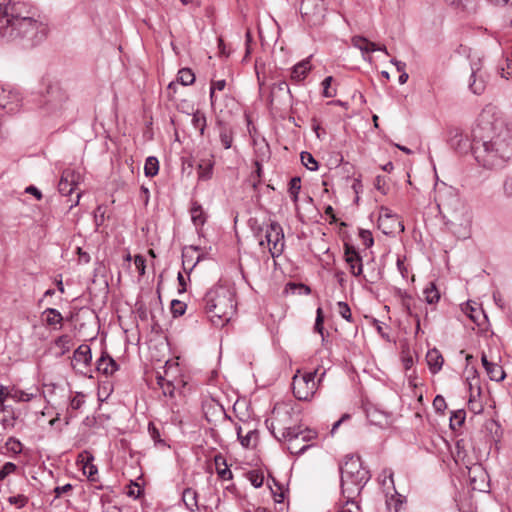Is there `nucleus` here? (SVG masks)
<instances>
[{
    "label": "nucleus",
    "mask_w": 512,
    "mask_h": 512,
    "mask_svg": "<svg viewBox=\"0 0 512 512\" xmlns=\"http://www.w3.org/2000/svg\"><path fill=\"white\" fill-rule=\"evenodd\" d=\"M401 505L402 501L400 499H394L392 497L390 500H387V508L389 512H399Z\"/></svg>",
    "instance_id": "nucleus-61"
},
{
    "label": "nucleus",
    "mask_w": 512,
    "mask_h": 512,
    "mask_svg": "<svg viewBox=\"0 0 512 512\" xmlns=\"http://www.w3.org/2000/svg\"><path fill=\"white\" fill-rule=\"evenodd\" d=\"M426 360L432 374L438 373L444 363L441 353L436 348L427 352Z\"/></svg>",
    "instance_id": "nucleus-21"
},
{
    "label": "nucleus",
    "mask_w": 512,
    "mask_h": 512,
    "mask_svg": "<svg viewBox=\"0 0 512 512\" xmlns=\"http://www.w3.org/2000/svg\"><path fill=\"white\" fill-rule=\"evenodd\" d=\"M423 293L425 295L426 302L429 304L437 303L440 299V293L434 283H429Z\"/></svg>",
    "instance_id": "nucleus-32"
},
{
    "label": "nucleus",
    "mask_w": 512,
    "mask_h": 512,
    "mask_svg": "<svg viewBox=\"0 0 512 512\" xmlns=\"http://www.w3.org/2000/svg\"><path fill=\"white\" fill-rule=\"evenodd\" d=\"M182 501L190 512H195L198 507V494L192 488H185L182 492Z\"/></svg>",
    "instance_id": "nucleus-22"
},
{
    "label": "nucleus",
    "mask_w": 512,
    "mask_h": 512,
    "mask_svg": "<svg viewBox=\"0 0 512 512\" xmlns=\"http://www.w3.org/2000/svg\"><path fill=\"white\" fill-rule=\"evenodd\" d=\"M165 367L164 375H161L160 373H157L156 375L157 384L162 389L164 395L173 396L175 386L173 384V380L170 379V371L173 367L177 370L178 364L173 365L167 361Z\"/></svg>",
    "instance_id": "nucleus-14"
},
{
    "label": "nucleus",
    "mask_w": 512,
    "mask_h": 512,
    "mask_svg": "<svg viewBox=\"0 0 512 512\" xmlns=\"http://www.w3.org/2000/svg\"><path fill=\"white\" fill-rule=\"evenodd\" d=\"M215 160L213 155L200 158L197 164V175L199 181H208L213 176Z\"/></svg>",
    "instance_id": "nucleus-15"
},
{
    "label": "nucleus",
    "mask_w": 512,
    "mask_h": 512,
    "mask_svg": "<svg viewBox=\"0 0 512 512\" xmlns=\"http://www.w3.org/2000/svg\"><path fill=\"white\" fill-rule=\"evenodd\" d=\"M225 86H226L225 80H217V81H213L211 83L210 100H211L212 105H214V103H215V91H222V90H224Z\"/></svg>",
    "instance_id": "nucleus-44"
},
{
    "label": "nucleus",
    "mask_w": 512,
    "mask_h": 512,
    "mask_svg": "<svg viewBox=\"0 0 512 512\" xmlns=\"http://www.w3.org/2000/svg\"><path fill=\"white\" fill-rule=\"evenodd\" d=\"M16 470V464L12 462H6L0 469V481H3L7 476L14 473Z\"/></svg>",
    "instance_id": "nucleus-45"
},
{
    "label": "nucleus",
    "mask_w": 512,
    "mask_h": 512,
    "mask_svg": "<svg viewBox=\"0 0 512 512\" xmlns=\"http://www.w3.org/2000/svg\"><path fill=\"white\" fill-rule=\"evenodd\" d=\"M465 420V413L462 410L453 413V416L450 418L451 427L454 428V422L457 423L458 426H461Z\"/></svg>",
    "instance_id": "nucleus-54"
},
{
    "label": "nucleus",
    "mask_w": 512,
    "mask_h": 512,
    "mask_svg": "<svg viewBox=\"0 0 512 512\" xmlns=\"http://www.w3.org/2000/svg\"><path fill=\"white\" fill-rule=\"evenodd\" d=\"M8 502L17 508H23L28 503V497L22 494L10 496Z\"/></svg>",
    "instance_id": "nucleus-46"
},
{
    "label": "nucleus",
    "mask_w": 512,
    "mask_h": 512,
    "mask_svg": "<svg viewBox=\"0 0 512 512\" xmlns=\"http://www.w3.org/2000/svg\"><path fill=\"white\" fill-rule=\"evenodd\" d=\"M468 409L474 414H480L483 412V405L480 401L470 397L468 402Z\"/></svg>",
    "instance_id": "nucleus-49"
},
{
    "label": "nucleus",
    "mask_w": 512,
    "mask_h": 512,
    "mask_svg": "<svg viewBox=\"0 0 512 512\" xmlns=\"http://www.w3.org/2000/svg\"><path fill=\"white\" fill-rule=\"evenodd\" d=\"M273 435L278 440H285L288 442L287 449L290 453H294V443L300 439L301 430L295 427L282 428L278 433L272 431Z\"/></svg>",
    "instance_id": "nucleus-16"
},
{
    "label": "nucleus",
    "mask_w": 512,
    "mask_h": 512,
    "mask_svg": "<svg viewBox=\"0 0 512 512\" xmlns=\"http://www.w3.org/2000/svg\"><path fill=\"white\" fill-rule=\"evenodd\" d=\"M337 311L342 318L348 322H352V314L349 305L346 302L337 303Z\"/></svg>",
    "instance_id": "nucleus-42"
},
{
    "label": "nucleus",
    "mask_w": 512,
    "mask_h": 512,
    "mask_svg": "<svg viewBox=\"0 0 512 512\" xmlns=\"http://www.w3.org/2000/svg\"><path fill=\"white\" fill-rule=\"evenodd\" d=\"M74 360L78 363H83L89 366L92 361L91 348L86 344H81L73 354Z\"/></svg>",
    "instance_id": "nucleus-24"
},
{
    "label": "nucleus",
    "mask_w": 512,
    "mask_h": 512,
    "mask_svg": "<svg viewBox=\"0 0 512 512\" xmlns=\"http://www.w3.org/2000/svg\"><path fill=\"white\" fill-rule=\"evenodd\" d=\"M323 322H324L323 311H322L321 307H318L317 311H316V320H315V324H314V330L321 335L322 340H324Z\"/></svg>",
    "instance_id": "nucleus-40"
},
{
    "label": "nucleus",
    "mask_w": 512,
    "mask_h": 512,
    "mask_svg": "<svg viewBox=\"0 0 512 512\" xmlns=\"http://www.w3.org/2000/svg\"><path fill=\"white\" fill-rule=\"evenodd\" d=\"M118 368L119 366L116 361L106 352H103L101 357L96 361L97 371L106 376H111Z\"/></svg>",
    "instance_id": "nucleus-19"
},
{
    "label": "nucleus",
    "mask_w": 512,
    "mask_h": 512,
    "mask_svg": "<svg viewBox=\"0 0 512 512\" xmlns=\"http://www.w3.org/2000/svg\"><path fill=\"white\" fill-rule=\"evenodd\" d=\"M367 417L371 423L376 425H382L383 422H386L388 418L386 413L378 411L377 409L368 410Z\"/></svg>",
    "instance_id": "nucleus-34"
},
{
    "label": "nucleus",
    "mask_w": 512,
    "mask_h": 512,
    "mask_svg": "<svg viewBox=\"0 0 512 512\" xmlns=\"http://www.w3.org/2000/svg\"><path fill=\"white\" fill-rule=\"evenodd\" d=\"M68 95L58 84L49 85L42 96L40 108L45 115H58L66 106Z\"/></svg>",
    "instance_id": "nucleus-6"
},
{
    "label": "nucleus",
    "mask_w": 512,
    "mask_h": 512,
    "mask_svg": "<svg viewBox=\"0 0 512 512\" xmlns=\"http://www.w3.org/2000/svg\"><path fill=\"white\" fill-rule=\"evenodd\" d=\"M402 353H403V356H402L403 366H404L405 370H409L412 368V366L414 364L413 357L410 354L409 350H407V351L403 350Z\"/></svg>",
    "instance_id": "nucleus-58"
},
{
    "label": "nucleus",
    "mask_w": 512,
    "mask_h": 512,
    "mask_svg": "<svg viewBox=\"0 0 512 512\" xmlns=\"http://www.w3.org/2000/svg\"><path fill=\"white\" fill-rule=\"evenodd\" d=\"M73 489V486L70 483H67L63 486H56L53 490L55 493V498L61 497L63 494H67Z\"/></svg>",
    "instance_id": "nucleus-59"
},
{
    "label": "nucleus",
    "mask_w": 512,
    "mask_h": 512,
    "mask_svg": "<svg viewBox=\"0 0 512 512\" xmlns=\"http://www.w3.org/2000/svg\"><path fill=\"white\" fill-rule=\"evenodd\" d=\"M461 4L454 5L458 9H462L463 11L467 12L468 14L476 13L477 7H478V1L477 0H460Z\"/></svg>",
    "instance_id": "nucleus-37"
},
{
    "label": "nucleus",
    "mask_w": 512,
    "mask_h": 512,
    "mask_svg": "<svg viewBox=\"0 0 512 512\" xmlns=\"http://www.w3.org/2000/svg\"><path fill=\"white\" fill-rule=\"evenodd\" d=\"M84 404V394L81 392L76 393V395L70 400V408L73 410H78Z\"/></svg>",
    "instance_id": "nucleus-50"
},
{
    "label": "nucleus",
    "mask_w": 512,
    "mask_h": 512,
    "mask_svg": "<svg viewBox=\"0 0 512 512\" xmlns=\"http://www.w3.org/2000/svg\"><path fill=\"white\" fill-rule=\"evenodd\" d=\"M82 181V175L79 171L66 168L62 171L60 181L58 183V190L64 196H70Z\"/></svg>",
    "instance_id": "nucleus-11"
},
{
    "label": "nucleus",
    "mask_w": 512,
    "mask_h": 512,
    "mask_svg": "<svg viewBox=\"0 0 512 512\" xmlns=\"http://www.w3.org/2000/svg\"><path fill=\"white\" fill-rule=\"evenodd\" d=\"M433 407L437 412H443L447 407L444 397L437 395L433 400Z\"/></svg>",
    "instance_id": "nucleus-53"
},
{
    "label": "nucleus",
    "mask_w": 512,
    "mask_h": 512,
    "mask_svg": "<svg viewBox=\"0 0 512 512\" xmlns=\"http://www.w3.org/2000/svg\"><path fill=\"white\" fill-rule=\"evenodd\" d=\"M47 34V24L34 17L29 3L10 1L4 7L0 5V40L33 47L41 43Z\"/></svg>",
    "instance_id": "nucleus-2"
},
{
    "label": "nucleus",
    "mask_w": 512,
    "mask_h": 512,
    "mask_svg": "<svg viewBox=\"0 0 512 512\" xmlns=\"http://www.w3.org/2000/svg\"><path fill=\"white\" fill-rule=\"evenodd\" d=\"M25 192H26V193H28V194H31V195L35 196L37 200H41V199H42V193H41V191H40L37 187H35V186H33V185L28 186V187L25 189Z\"/></svg>",
    "instance_id": "nucleus-64"
},
{
    "label": "nucleus",
    "mask_w": 512,
    "mask_h": 512,
    "mask_svg": "<svg viewBox=\"0 0 512 512\" xmlns=\"http://www.w3.org/2000/svg\"><path fill=\"white\" fill-rule=\"evenodd\" d=\"M249 479H250L251 484L255 488H259L263 485L264 478L262 475L253 473L250 475Z\"/></svg>",
    "instance_id": "nucleus-62"
},
{
    "label": "nucleus",
    "mask_w": 512,
    "mask_h": 512,
    "mask_svg": "<svg viewBox=\"0 0 512 512\" xmlns=\"http://www.w3.org/2000/svg\"><path fill=\"white\" fill-rule=\"evenodd\" d=\"M501 77L505 79H509L512 76V58H506V68L502 67L500 69Z\"/></svg>",
    "instance_id": "nucleus-55"
},
{
    "label": "nucleus",
    "mask_w": 512,
    "mask_h": 512,
    "mask_svg": "<svg viewBox=\"0 0 512 512\" xmlns=\"http://www.w3.org/2000/svg\"><path fill=\"white\" fill-rule=\"evenodd\" d=\"M22 98L18 91L0 86V108L7 113L13 114L19 111Z\"/></svg>",
    "instance_id": "nucleus-12"
},
{
    "label": "nucleus",
    "mask_w": 512,
    "mask_h": 512,
    "mask_svg": "<svg viewBox=\"0 0 512 512\" xmlns=\"http://www.w3.org/2000/svg\"><path fill=\"white\" fill-rule=\"evenodd\" d=\"M471 223V213L467 209H463L460 214H455L454 219L450 221V229L459 238L466 239L470 236Z\"/></svg>",
    "instance_id": "nucleus-13"
},
{
    "label": "nucleus",
    "mask_w": 512,
    "mask_h": 512,
    "mask_svg": "<svg viewBox=\"0 0 512 512\" xmlns=\"http://www.w3.org/2000/svg\"><path fill=\"white\" fill-rule=\"evenodd\" d=\"M149 433H150V436L151 438L153 439V441L155 443H161L162 440L160 439V432L159 430L153 426L152 424L149 425Z\"/></svg>",
    "instance_id": "nucleus-63"
},
{
    "label": "nucleus",
    "mask_w": 512,
    "mask_h": 512,
    "mask_svg": "<svg viewBox=\"0 0 512 512\" xmlns=\"http://www.w3.org/2000/svg\"><path fill=\"white\" fill-rule=\"evenodd\" d=\"M301 162L310 171H316L318 169V163L311 153L303 151L301 152Z\"/></svg>",
    "instance_id": "nucleus-35"
},
{
    "label": "nucleus",
    "mask_w": 512,
    "mask_h": 512,
    "mask_svg": "<svg viewBox=\"0 0 512 512\" xmlns=\"http://www.w3.org/2000/svg\"><path fill=\"white\" fill-rule=\"evenodd\" d=\"M481 361L490 380L496 382L504 380L505 372L502 366H500L497 363L488 361L487 356L485 354H482Z\"/></svg>",
    "instance_id": "nucleus-18"
},
{
    "label": "nucleus",
    "mask_w": 512,
    "mask_h": 512,
    "mask_svg": "<svg viewBox=\"0 0 512 512\" xmlns=\"http://www.w3.org/2000/svg\"><path fill=\"white\" fill-rule=\"evenodd\" d=\"M191 122H192V126L196 130H199L200 134L203 135L204 134V130L206 128V117H205V115L203 113H201L200 111H196L193 114V116H192Z\"/></svg>",
    "instance_id": "nucleus-33"
},
{
    "label": "nucleus",
    "mask_w": 512,
    "mask_h": 512,
    "mask_svg": "<svg viewBox=\"0 0 512 512\" xmlns=\"http://www.w3.org/2000/svg\"><path fill=\"white\" fill-rule=\"evenodd\" d=\"M339 469L343 498L356 499L370 479L369 471L355 455H346Z\"/></svg>",
    "instance_id": "nucleus-3"
},
{
    "label": "nucleus",
    "mask_w": 512,
    "mask_h": 512,
    "mask_svg": "<svg viewBox=\"0 0 512 512\" xmlns=\"http://www.w3.org/2000/svg\"><path fill=\"white\" fill-rule=\"evenodd\" d=\"M203 307L211 323L216 327H222L233 314L232 295L224 288L212 289L203 297Z\"/></svg>",
    "instance_id": "nucleus-4"
},
{
    "label": "nucleus",
    "mask_w": 512,
    "mask_h": 512,
    "mask_svg": "<svg viewBox=\"0 0 512 512\" xmlns=\"http://www.w3.org/2000/svg\"><path fill=\"white\" fill-rule=\"evenodd\" d=\"M36 397L35 393L23 391L15 386L12 389V398L16 402H29Z\"/></svg>",
    "instance_id": "nucleus-31"
},
{
    "label": "nucleus",
    "mask_w": 512,
    "mask_h": 512,
    "mask_svg": "<svg viewBox=\"0 0 512 512\" xmlns=\"http://www.w3.org/2000/svg\"><path fill=\"white\" fill-rule=\"evenodd\" d=\"M471 75L468 81L470 91L476 95H481L486 88L487 74L482 68V61L480 58L472 59L470 62Z\"/></svg>",
    "instance_id": "nucleus-10"
},
{
    "label": "nucleus",
    "mask_w": 512,
    "mask_h": 512,
    "mask_svg": "<svg viewBox=\"0 0 512 512\" xmlns=\"http://www.w3.org/2000/svg\"><path fill=\"white\" fill-rule=\"evenodd\" d=\"M351 44L362 52V58L364 60H371V58L368 56L367 45H369V40L367 38L359 35L353 36L351 38Z\"/></svg>",
    "instance_id": "nucleus-27"
},
{
    "label": "nucleus",
    "mask_w": 512,
    "mask_h": 512,
    "mask_svg": "<svg viewBox=\"0 0 512 512\" xmlns=\"http://www.w3.org/2000/svg\"><path fill=\"white\" fill-rule=\"evenodd\" d=\"M301 189V180L299 177H293L289 182V195L294 204L298 203L299 192Z\"/></svg>",
    "instance_id": "nucleus-30"
},
{
    "label": "nucleus",
    "mask_w": 512,
    "mask_h": 512,
    "mask_svg": "<svg viewBox=\"0 0 512 512\" xmlns=\"http://www.w3.org/2000/svg\"><path fill=\"white\" fill-rule=\"evenodd\" d=\"M381 483L383 487H386L388 483L394 488L393 472L391 469H384L380 475Z\"/></svg>",
    "instance_id": "nucleus-48"
},
{
    "label": "nucleus",
    "mask_w": 512,
    "mask_h": 512,
    "mask_svg": "<svg viewBox=\"0 0 512 512\" xmlns=\"http://www.w3.org/2000/svg\"><path fill=\"white\" fill-rule=\"evenodd\" d=\"M472 136L473 155L484 168L500 169L512 160V127L495 106L483 108Z\"/></svg>",
    "instance_id": "nucleus-1"
},
{
    "label": "nucleus",
    "mask_w": 512,
    "mask_h": 512,
    "mask_svg": "<svg viewBox=\"0 0 512 512\" xmlns=\"http://www.w3.org/2000/svg\"><path fill=\"white\" fill-rule=\"evenodd\" d=\"M71 338L68 335H61L55 340V345L61 349L60 355H64L70 349Z\"/></svg>",
    "instance_id": "nucleus-39"
},
{
    "label": "nucleus",
    "mask_w": 512,
    "mask_h": 512,
    "mask_svg": "<svg viewBox=\"0 0 512 512\" xmlns=\"http://www.w3.org/2000/svg\"><path fill=\"white\" fill-rule=\"evenodd\" d=\"M360 237L362 240L363 245L366 248L371 247L374 244V239L372 237V234L368 230H360Z\"/></svg>",
    "instance_id": "nucleus-51"
},
{
    "label": "nucleus",
    "mask_w": 512,
    "mask_h": 512,
    "mask_svg": "<svg viewBox=\"0 0 512 512\" xmlns=\"http://www.w3.org/2000/svg\"><path fill=\"white\" fill-rule=\"evenodd\" d=\"M191 220L196 227H201L206 222V216L202 206L198 202H193L190 208Z\"/></svg>",
    "instance_id": "nucleus-25"
},
{
    "label": "nucleus",
    "mask_w": 512,
    "mask_h": 512,
    "mask_svg": "<svg viewBox=\"0 0 512 512\" xmlns=\"http://www.w3.org/2000/svg\"><path fill=\"white\" fill-rule=\"evenodd\" d=\"M220 142L225 149H229L232 146L233 136L230 129L222 128L220 131Z\"/></svg>",
    "instance_id": "nucleus-38"
},
{
    "label": "nucleus",
    "mask_w": 512,
    "mask_h": 512,
    "mask_svg": "<svg viewBox=\"0 0 512 512\" xmlns=\"http://www.w3.org/2000/svg\"><path fill=\"white\" fill-rule=\"evenodd\" d=\"M333 81L332 76H327L322 81V87H323V96L327 98L334 97L336 95V90L331 88V83Z\"/></svg>",
    "instance_id": "nucleus-41"
},
{
    "label": "nucleus",
    "mask_w": 512,
    "mask_h": 512,
    "mask_svg": "<svg viewBox=\"0 0 512 512\" xmlns=\"http://www.w3.org/2000/svg\"><path fill=\"white\" fill-rule=\"evenodd\" d=\"M159 171V161L154 156H149L144 165V173L147 177H154Z\"/></svg>",
    "instance_id": "nucleus-28"
},
{
    "label": "nucleus",
    "mask_w": 512,
    "mask_h": 512,
    "mask_svg": "<svg viewBox=\"0 0 512 512\" xmlns=\"http://www.w3.org/2000/svg\"><path fill=\"white\" fill-rule=\"evenodd\" d=\"M265 240L269 246V252L273 258L278 257L284 250V233L281 225L272 221L265 232Z\"/></svg>",
    "instance_id": "nucleus-9"
},
{
    "label": "nucleus",
    "mask_w": 512,
    "mask_h": 512,
    "mask_svg": "<svg viewBox=\"0 0 512 512\" xmlns=\"http://www.w3.org/2000/svg\"><path fill=\"white\" fill-rule=\"evenodd\" d=\"M311 70V64L309 59L302 60L301 62L297 63L293 68L291 72V78L295 81H302L307 73Z\"/></svg>",
    "instance_id": "nucleus-23"
},
{
    "label": "nucleus",
    "mask_w": 512,
    "mask_h": 512,
    "mask_svg": "<svg viewBox=\"0 0 512 512\" xmlns=\"http://www.w3.org/2000/svg\"><path fill=\"white\" fill-rule=\"evenodd\" d=\"M318 369L314 371L297 370L292 378V391L296 399L300 401H310L317 391L316 375Z\"/></svg>",
    "instance_id": "nucleus-5"
},
{
    "label": "nucleus",
    "mask_w": 512,
    "mask_h": 512,
    "mask_svg": "<svg viewBox=\"0 0 512 512\" xmlns=\"http://www.w3.org/2000/svg\"><path fill=\"white\" fill-rule=\"evenodd\" d=\"M195 81L194 73L188 69L183 68L180 69L177 74V82L183 86L191 85Z\"/></svg>",
    "instance_id": "nucleus-29"
},
{
    "label": "nucleus",
    "mask_w": 512,
    "mask_h": 512,
    "mask_svg": "<svg viewBox=\"0 0 512 512\" xmlns=\"http://www.w3.org/2000/svg\"><path fill=\"white\" fill-rule=\"evenodd\" d=\"M345 261L349 266L350 272L355 277H362V280L368 283H374L379 277L378 274H371L367 276L363 274V264L362 258L359 255V252L352 245H345Z\"/></svg>",
    "instance_id": "nucleus-8"
},
{
    "label": "nucleus",
    "mask_w": 512,
    "mask_h": 512,
    "mask_svg": "<svg viewBox=\"0 0 512 512\" xmlns=\"http://www.w3.org/2000/svg\"><path fill=\"white\" fill-rule=\"evenodd\" d=\"M13 386H1L0 387V403H5L6 399L12 398Z\"/></svg>",
    "instance_id": "nucleus-56"
},
{
    "label": "nucleus",
    "mask_w": 512,
    "mask_h": 512,
    "mask_svg": "<svg viewBox=\"0 0 512 512\" xmlns=\"http://www.w3.org/2000/svg\"><path fill=\"white\" fill-rule=\"evenodd\" d=\"M13 386H1L0 387V403H5L6 399L12 398Z\"/></svg>",
    "instance_id": "nucleus-57"
},
{
    "label": "nucleus",
    "mask_w": 512,
    "mask_h": 512,
    "mask_svg": "<svg viewBox=\"0 0 512 512\" xmlns=\"http://www.w3.org/2000/svg\"><path fill=\"white\" fill-rule=\"evenodd\" d=\"M42 317H44L46 325L52 329L60 330L62 328L63 316L57 309L46 308L42 313Z\"/></svg>",
    "instance_id": "nucleus-20"
},
{
    "label": "nucleus",
    "mask_w": 512,
    "mask_h": 512,
    "mask_svg": "<svg viewBox=\"0 0 512 512\" xmlns=\"http://www.w3.org/2000/svg\"><path fill=\"white\" fill-rule=\"evenodd\" d=\"M338 512H360V507L355 499H345Z\"/></svg>",
    "instance_id": "nucleus-43"
},
{
    "label": "nucleus",
    "mask_w": 512,
    "mask_h": 512,
    "mask_svg": "<svg viewBox=\"0 0 512 512\" xmlns=\"http://www.w3.org/2000/svg\"><path fill=\"white\" fill-rule=\"evenodd\" d=\"M5 447L7 451L13 453L14 455L20 454L22 452V443L15 437H9L5 443Z\"/></svg>",
    "instance_id": "nucleus-36"
},
{
    "label": "nucleus",
    "mask_w": 512,
    "mask_h": 512,
    "mask_svg": "<svg viewBox=\"0 0 512 512\" xmlns=\"http://www.w3.org/2000/svg\"><path fill=\"white\" fill-rule=\"evenodd\" d=\"M186 304L180 300H172L171 311L174 316H181L185 313Z\"/></svg>",
    "instance_id": "nucleus-47"
},
{
    "label": "nucleus",
    "mask_w": 512,
    "mask_h": 512,
    "mask_svg": "<svg viewBox=\"0 0 512 512\" xmlns=\"http://www.w3.org/2000/svg\"><path fill=\"white\" fill-rule=\"evenodd\" d=\"M134 265L140 275L145 273V258L141 255H136L134 258Z\"/></svg>",
    "instance_id": "nucleus-60"
},
{
    "label": "nucleus",
    "mask_w": 512,
    "mask_h": 512,
    "mask_svg": "<svg viewBox=\"0 0 512 512\" xmlns=\"http://www.w3.org/2000/svg\"><path fill=\"white\" fill-rule=\"evenodd\" d=\"M327 11L325 0H302L300 12L303 19L309 25H319L322 23Z\"/></svg>",
    "instance_id": "nucleus-7"
},
{
    "label": "nucleus",
    "mask_w": 512,
    "mask_h": 512,
    "mask_svg": "<svg viewBox=\"0 0 512 512\" xmlns=\"http://www.w3.org/2000/svg\"><path fill=\"white\" fill-rule=\"evenodd\" d=\"M503 194L507 198H512V177L506 176L503 181Z\"/></svg>",
    "instance_id": "nucleus-52"
},
{
    "label": "nucleus",
    "mask_w": 512,
    "mask_h": 512,
    "mask_svg": "<svg viewBox=\"0 0 512 512\" xmlns=\"http://www.w3.org/2000/svg\"><path fill=\"white\" fill-rule=\"evenodd\" d=\"M449 144L458 153H466L470 148L472 149L473 142L470 143L467 136L463 135L461 131L455 129L454 134L449 139Z\"/></svg>",
    "instance_id": "nucleus-17"
},
{
    "label": "nucleus",
    "mask_w": 512,
    "mask_h": 512,
    "mask_svg": "<svg viewBox=\"0 0 512 512\" xmlns=\"http://www.w3.org/2000/svg\"><path fill=\"white\" fill-rule=\"evenodd\" d=\"M215 465H216L217 474L222 480L232 479V477H233L232 472L228 468L226 461L222 456L215 457Z\"/></svg>",
    "instance_id": "nucleus-26"
}]
</instances>
